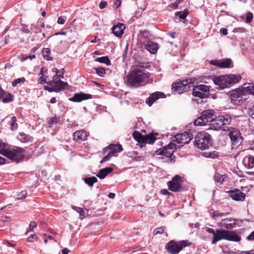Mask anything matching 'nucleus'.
<instances>
[{"instance_id":"obj_1","label":"nucleus","mask_w":254,"mask_h":254,"mask_svg":"<svg viewBox=\"0 0 254 254\" xmlns=\"http://www.w3.org/2000/svg\"><path fill=\"white\" fill-rule=\"evenodd\" d=\"M236 225L235 219L226 218L222 219L218 223L219 227L224 229L214 230L211 228H205V231L207 233L213 235L211 244H215L217 242L223 239L235 242H240L241 237L235 231L231 230L235 228Z\"/></svg>"},{"instance_id":"obj_2","label":"nucleus","mask_w":254,"mask_h":254,"mask_svg":"<svg viewBox=\"0 0 254 254\" xmlns=\"http://www.w3.org/2000/svg\"><path fill=\"white\" fill-rule=\"evenodd\" d=\"M196 79L195 77L173 82L172 84V92L174 93L182 94L191 90L192 88V95L201 99L209 97L210 86L204 84L194 85Z\"/></svg>"},{"instance_id":"obj_3","label":"nucleus","mask_w":254,"mask_h":254,"mask_svg":"<svg viewBox=\"0 0 254 254\" xmlns=\"http://www.w3.org/2000/svg\"><path fill=\"white\" fill-rule=\"evenodd\" d=\"M149 76L148 72L136 67L127 75L126 83L130 87H139L145 84Z\"/></svg>"},{"instance_id":"obj_4","label":"nucleus","mask_w":254,"mask_h":254,"mask_svg":"<svg viewBox=\"0 0 254 254\" xmlns=\"http://www.w3.org/2000/svg\"><path fill=\"white\" fill-rule=\"evenodd\" d=\"M194 144L201 150L215 148L211 135L205 131L197 133L194 137Z\"/></svg>"},{"instance_id":"obj_5","label":"nucleus","mask_w":254,"mask_h":254,"mask_svg":"<svg viewBox=\"0 0 254 254\" xmlns=\"http://www.w3.org/2000/svg\"><path fill=\"white\" fill-rule=\"evenodd\" d=\"M232 121V117L229 114L219 116L211 119L209 123V129L219 130L223 127H227Z\"/></svg>"},{"instance_id":"obj_6","label":"nucleus","mask_w":254,"mask_h":254,"mask_svg":"<svg viewBox=\"0 0 254 254\" xmlns=\"http://www.w3.org/2000/svg\"><path fill=\"white\" fill-rule=\"evenodd\" d=\"M191 244V243L189 240H171L166 244L165 249L169 254H178L183 248L190 246Z\"/></svg>"},{"instance_id":"obj_7","label":"nucleus","mask_w":254,"mask_h":254,"mask_svg":"<svg viewBox=\"0 0 254 254\" xmlns=\"http://www.w3.org/2000/svg\"><path fill=\"white\" fill-rule=\"evenodd\" d=\"M176 149V144L173 142H171L163 148L156 150L154 153L153 156H164L169 158L168 160L169 162H171L172 161L175 162L176 160V157L173 155V154Z\"/></svg>"},{"instance_id":"obj_8","label":"nucleus","mask_w":254,"mask_h":254,"mask_svg":"<svg viewBox=\"0 0 254 254\" xmlns=\"http://www.w3.org/2000/svg\"><path fill=\"white\" fill-rule=\"evenodd\" d=\"M25 151L24 149L18 146L7 148V151L5 152L6 157L13 162L19 163L24 160Z\"/></svg>"},{"instance_id":"obj_9","label":"nucleus","mask_w":254,"mask_h":254,"mask_svg":"<svg viewBox=\"0 0 254 254\" xmlns=\"http://www.w3.org/2000/svg\"><path fill=\"white\" fill-rule=\"evenodd\" d=\"M192 138L193 135L191 132L190 131H186L175 135L174 139L173 140L176 141L180 147L189 143Z\"/></svg>"},{"instance_id":"obj_10","label":"nucleus","mask_w":254,"mask_h":254,"mask_svg":"<svg viewBox=\"0 0 254 254\" xmlns=\"http://www.w3.org/2000/svg\"><path fill=\"white\" fill-rule=\"evenodd\" d=\"M214 111L213 110H206L202 112L200 117H198L193 122L195 126H202L208 122V120L212 118L214 115Z\"/></svg>"},{"instance_id":"obj_11","label":"nucleus","mask_w":254,"mask_h":254,"mask_svg":"<svg viewBox=\"0 0 254 254\" xmlns=\"http://www.w3.org/2000/svg\"><path fill=\"white\" fill-rule=\"evenodd\" d=\"M182 180L180 176L177 175L167 183L169 190L173 192L180 191L182 188Z\"/></svg>"},{"instance_id":"obj_12","label":"nucleus","mask_w":254,"mask_h":254,"mask_svg":"<svg viewBox=\"0 0 254 254\" xmlns=\"http://www.w3.org/2000/svg\"><path fill=\"white\" fill-rule=\"evenodd\" d=\"M232 102L234 104H239L243 100V91L240 88H236L227 93Z\"/></svg>"},{"instance_id":"obj_13","label":"nucleus","mask_w":254,"mask_h":254,"mask_svg":"<svg viewBox=\"0 0 254 254\" xmlns=\"http://www.w3.org/2000/svg\"><path fill=\"white\" fill-rule=\"evenodd\" d=\"M229 136L233 146H239L243 141L241 133L235 128L232 127L229 129Z\"/></svg>"},{"instance_id":"obj_14","label":"nucleus","mask_w":254,"mask_h":254,"mask_svg":"<svg viewBox=\"0 0 254 254\" xmlns=\"http://www.w3.org/2000/svg\"><path fill=\"white\" fill-rule=\"evenodd\" d=\"M229 196L232 199L237 201H243L245 199L246 194L241 191L239 189H235L233 190H230L227 191Z\"/></svg>"},{"instance_id":"obj_15","label":"nucleus","mask_w":254,"mask_h":254,"mask_svg":"<svg viewBox=\"0 0 254 254\" xmlns=\"http://www.w3.org/2000/svg\"><path fill=\"white\" fill-rule=\"evenodd\" d=\"M93 96L90 94L80 92L75 93L72 97L68 98V100L72 102H81L82 101L92 98Z\"/></svg>"},{"instance_id":"obj_16","label":"nucleus","mask_w":254,"mask_h":254,"mask_svg":"<svg viewBox=\"0 0 254 254\" xmlns=\"http://www.w3.org/2000/svg\"><path fill=\"white\" fill-rule=\"evenodd\" d=\"M88 134V133L85 130H78L73 133V139L76 142L80 143L87 139Z\"/></svg>"},{"instance_id":"obj_17","label":"nucleus","mask_w":254,"mask_h":254,"mask_svg":"<svg viewBox=\"0 0 254 254\" xmlns=\"http://www.w3.org/2000/svg\"><path fill=\"white\" fill-rule=\"evenodd\" d=\"M166 97L165 94L162 92H155L150 94L146 99V103L149 106H151L153 103L160 98H164Z\"/></svg>"},{"instance_id":"obj_18","label":"nucleus","mask_w":254,"mask_h":254,"mask_svg":"<svg viewBox=\"0 0 254 254\" xmlns=\"http://www.w3.org/2000/svg\"><path fill=\"white\" fill-rule=\"evenodd\" d=\"M225 76L228 87H230L232 85L238 83L242 79V76L239 74H226Z\"/></svg>"},{"instance_id":"obj_19","label":"nucleus","mask_w":254,"mask_h":254,"mask_svg":"<svg viewBox=\"0 0 254 254\" xmlns=\"http://www.w3.org/2000/svg\"><path fill=\"white\" fill-rule=\"evenodd\" d=\"M213 81L216 85L218 86L217 88L219 90H222L225 88H228L225 75L214 77Z\"/></svg>"},{"instance_id":"obj_20","label":"nucleus","mask_w":254,"mask_h":254,"mask_svg":"<svg viewBox=\"0 0 254 254\" xmlns=\"http://www.w3.org/2000/svg\"><path fill=\"white\" fill-rule=\"evenodd\" d=\"M126 28L125 25L119 22L117 25H114L112 28V33L117 37H121L124 33Z\"/></svg>"},{"instance_id":"obj_21","label":"nucleus","mask_w":254,"mask_h":254,"mask_svg":"<svg viewBox=\"0 0 254 254\" xmlns=\"http://www.w3.org/2000/svg\"><path fill=\"white\" fill-rule=\"evenodd\" d=\"M123 150V147L120 144H111L109 145L106 146L103 149L104 153L106 152L108 150L110 151L109 153L114 155L116 153L120 152Z\"/></svg>"},{"instance_id":"obj_22","label":"nucleus","mask_w":254,"mask_h":254,"mask_svg":"<svg viewBox=\"0 0 254 254\" xmlns=\"http://www.w3.org/2000/svg\"><path fill=\"white\" fill-rule=\"evenodd\" d=\"M144 48L150 54H154L157 52L159 49V45L157 43L149 40L147 41L146 43L145 44Z\"/></svg>"},{"instance_id":"obj_23","label":"nucleus","mask_w":254,"mask_h":254,"mask_svg":"<svg viewBox=\"0 0 254 254\" xmlns=\"http://www.w3.org/2000/svg\"><path fill=\"white\" fill-rule=\"evenodd\" d=\"M58 81H59L58 82L53 85L55 90V92L59 93L65 89H68L69 85L67 82L61 80V79Z\"/></svg>"},{"instance_id":"obj_24","label":"nucleus","mask_w":254,"mask_h":254,"mask_svg":"<svg viewBox=\"0 0 254 254\" xmlns=\"http://www.w3.org/2000/svg\"><path fill=\"white\" fill-rule=\"evenodd\" d=\"M17 139L22 143H31L33 141L34 138L29 134L23 132H19L17 136Z\"/></svg>"},{"instance_id":"obj_25","label":"nucleus","mask_w":254,"mask_h":254,"mask_svg":"<svg viewBox=\"0 0 254 254\" xmlns=\"http://www.w3.org/2000/svg\"><path fill=\"white\" fill-rule=\"evenodd\" d=\"M113 171V168L112 167H108L100 169L96 174V176L100 179H104L107 175Z\"/></svg>"},{"instance_id":"obj_26","label":"nucleus","mask_w":254,"mask_h":254,"mask_svg":"<svg viewBox=\"0 0 254 254\" xmlns=\"http://www.w3.org/2000/svg\"><path fill=\"white\" fill-rule=\"evenodd\" d=\"M243 164L247 168H253L254 167V157L250 155L245 156L243 160Z\"/></svg>"},{"instance_id":"obj_27","label":"nucleus","mask_w":254,"mask_h":254,"mask_svg":"<svg viewBox=\"0 0 254 254\" xmlns=\"http://www.w3.org/2000/svg\"><path fill=\"white\" fill-rule=\"evenodd\" d=\"M132 136L138 143L140 144V147H143L144 143V135L135 130L132 133Z\"/></svg>"},{"instance_id":"obj_28","label":"nucleus","mask_w":254,"mask_h":254,"mask_svg":"<svg viewBox=\"0 0 254 254\" xmlns=\"http://www.w3.org/2000/svg\"><path fill=\"white\" fill-rule=\"evenodd\" d=\"M243 89H242L243 91L248 93L249 94H251L254 96V83H246L243 84Z\"/></svg>"},{"instance_id":"obj_29","label":"nucleus","mask_w":254,"mask_h":254,"mask_svg":"<svg viewBox=\"0 0 254 254\" xmlns=\"http://www.w3.org/2000/svg\"><path fill=\"white\" fill-rule=\"evenodd\" d=\"M220 68H230L233 67V64L230 58H225L220 60Z\"/></svg>"},{"instance_id":"obj_30","label":"nucleus","mask_w":254,"mask_h":254,"mask_svg":"<svg viewBox=\"0 0 254 254\" xmlns=\"http://www.w3.org/2000/svg\"><path fill=\"white\" fill-rule=\"evenodd\" d=\"M158 133L157 132L155 133H153V132H151L148 134H146L144 135V143H148L150 144H152L156 140V136L157 135Z\"/></svg>"},{"instance_id":"obj_31","label":"nucleus","mask_w":254,"mask_h":254,"mask_svg":"<svg viewBox=\"0 0 254 254\" xmlns=\"http://www.w3.org/2000/svg\"><path fill=\"white\" fill-rule=\"evenodd\" d=\"M128 156L132 160L136 161H142L144 159V156L140 155L137 151H132L129 152Z\"/></svg>"},{"instance_id":"obj_32","label":"nucleus","mask_w":254,"mask_h":254,"mask_svg":"<svg viewBox=\"0 0 254 254\" xmlns=\"http://www.w3.org/2000/svg\"><path fill=\"white\" fill-rule=\"evenodd\" d=\"M202 156L211 159H215L218 157L219 153L215 150L211 152H205L202 153Z\"/></svg>"},{"instance_id":"obj_33","label":"nucleus","mask_w":254,"mask_h":254,"mask_svg":"<svg viewBox=\"0 0 254 254\" xmlns=\"http://www.w3.org/2000/svg\"><path fill=\"white\" fill-rule=\"evenodd\" d=\"M95 62H99L101 64H104L107 66L111 65V62L108 56H103L97 58L95 59Z\"/></svg>"},{"instance_id":"obj_34","label":"nucleus","mask_w":254,"mask_h":254,"mask_svg":"<svg viewBox=\"0 0 254 254\" xmlns=\"http://www.w3.org/2000/svg\"><path fill=\"white\" fill-rule=\"evenodd\" d=\"M42 55L43 58L47 61H53V58L50 56L51 51L50 48H43L42 50Z\"/></svg>"},{"instance_id":"obj_35","label":"nucleus","mask_w":254,"mask_h":254,"mask_svg":"<svg viewBox=\"0 0 254 254\" xmlns=\"http://www.w3.org/2000/svg\"><path fill=\"white\" fill-rule=\"evenodd\" d=\"M84 182L89 187H92L94 184L98 182V179L95 177H86L84 178Z\"/></svg>"},{"instance_id":"obj_36","label":"nucleus","mask_w":254,"mask_h":254,"mask_svg":"<svg viewBox=\"0 0 254 254\" xmlns=\"http://www.w3.org/2000/svg\"><path fill=\"white\" fill-rule=\"evenodd\" d=\"M175 14V16H178L180 20L185 19L189 14V10L186 8L183 11H176Z\"/></svg>"},{"instance_id":"obj_37","label":"nucleus","mask_w":254,"mask_h":254,"mask_svg":"<svg viewBox=\"0 0 254 254\" xmlns=\"http://www.w3.org/2000/svg\"><path fill=\"white\" fill-rule=\"evenodd\" d=\"M60 119V117L56 116L47 119V123L50 127H52L54 125L57 124Z\"/></svg>"},{"instance_id":"obj_38","label":"nucleus","mask_w":254,"mask_h":254,"mask_svg":"<svg viewBox=\"0 0 254 254\" xmlns=\"http://www.w3.org/2000/svg\"><path fill=\"white\" fill-rule=\"evenodd\" d=\"M10 125V129L11 130H15L18 127V124H17V119L15 116H12L9 122Z\"/></svg>"},{"instance_id":"obj_39","label":"nucleus","mask_w":254,"mask_h":254,"mask_svg":"<svg viewBox=\"0 0 254 254\" xmlns=\"http://www.w3.org/2000/svg\"><path fill=\"white\" fill-rule=\"evenodd\" d=\"M13 95L11 93H6L2 99L3 103H7L13 101Z\"/></svg>"},{"instance_id":"obj_40","label":"nucleus","mask_w":254,"mask_h":254,"mask_svg":"<svg viewBox=\"0 0 254 254\" xmlns=\"http://www.w3.org/2000/svg\"><path fill=\"white\" fill-rule=\"evenodd\" d=\"M225 177L226 175H222L217 173L214 176V180L220 185H222L224 181Z\"/></svg>"},{"instance_id":"obj_41","label":"nucleus","mask_w":254,"mask_h":254,"mask_svg":"<svg viewBox=\"0 0 254 254\" xmlns=\"http://www.w3.org/2000/svg\"><path fill=\"white\" fill-rule=\"evenodd\" d=\"M96 74L100 77H103L106 74V69L103 67L95 68Z\"/></svg>"},{"instance_id":"obj_42","label":"nucleus","mask_w":254,"mask_h":254,"mask_svg":"<svg viewBox=\"0 0 254 254\" xmlns=\"http://www.w3.org/2000/svg\"><path fill=\"white\" fill-rule=\"evenodd\" d=\"M48 78V75H45L43 74V75H41V77L39 78L38 80V83L40 84H42L44 83H46L48 84V80H47Z\"/></svg>"},{"instance_id":"obj_43","label":"nucleus","mask_w":254,"mask_h":254,"mask_svg":"<svg viewBox=\"0 0 254 254\" xmlns=\"http://www.w3.org/2000/svg\"><path fill=\"white\" fill-rule=\"evenodd\" d=\"M25 81V77H21L14 79L12 82V86L16 87L18 84L20 83H24Z\"/></svg>"},{"instance_id":"obj_44","label":"nucleus","mask_w":254,"mask_h":254,"mask_svg":"<svg viewBox=\"0 0 254 254\" xmlns=\"http://www.w3.org/2000/svg\"><path fill=\"white\" fill-rule=\"evenodd\" d=\"M61 79L56 74L53 76L52 80H49L48 85H53Z\"/></svg>"},{"instance_id":"obj_45","label":"nucleus","mask_w":254,"mask_h":254,"mask_svg":"<svg viewBox=\"0 0 254 254\" xmlns=\"http://www.w3.org/2000/svg\"><path fill=\"white\" fill-rule=\"evenodd\" d=\"M31 29L34 31L35 33L38 34L42 32V29L38 25L33 24L31 25Z\"/></svg>"},{"instance_id":"obj_46","label":"nucleus","mask_w":254,"mask_h":254,"mask_svg":"<svg viewBox=\"0 0 254 254\" xmlns=\"http://www.w3.org/2000/svg\"><path fill=\"white\" fill-rule=\"evenodd\" d=\"M253 17H254V16H253V13L251 12H250V11L248 12L247 15V16L246 18L245 22L247 23H250L253 20Z\"/></svg>"},{"instance_id":"obj_47","label":"nucleus","mask_w":254,"mask_h":254,"mask_svg":"<svg viewBox=\"0 0 254 254\" xmlns=\"http://www.w3.org/2000/svg\"><path fill=\"white\" fill-rule=\"evenodd\" d=\"M165 228L163 226L155 229L153 232L154 235L162 234L164 233Z\"/></svg>"},{"instance_id":"obj_48","label":"nucleus","mask_w":254,"mask_h":254,"mask_svg":"<svg viewBox=\"0 0 254 254\" xmlns=\"http://www.w3.org/2000/svg\"><path fill=\"white\" fill-rule=\"evenodd\" d=\"M247 113L251 118L254 119V105L248 109Z\"/></svg>"},{"instance_id":"obj_49","label":"nucleus","mask_w":254,"mask_h":254,"mask_svg":"<svg viewBox=\"0 0 254 254\" xmlns=\"http://www.w3.org/2000/svg\"><path fill=\"white\" fill-rule=\"evenodd\" d=\"M113 155L109 152L105 156L102 160L100 161V163L103 164V163L109 161Z\"/></svg>"},{"instance_id":"obj_50","label":"nucleus","mask_w":254,"mask_h":254,"mask_svg":"<svg viewBox=\"0 0 254 254\" xmlns=\"http://www.w3.org/2000/svg\"><path fill=\"white\" fill-rule=\"evenodd\" d=\"M27 195V191L26 190L21 191L18 194L17 198L18 199H25Z\"/></svg>"},{"instance_id":"obj_51","label":"nucleus","mask_w":254,"mask_h":254,"mask_svg":"<svg viewBox=\"0 0 254 254\" xmlns=\"http://www.w3.org/2000/svg\"><path fill=\"white\" fill-rule=\"evenodd\" d=\"M37 223L35 221H31L29 225V231L27 232L26 234H27L28 233V232H29V231H33V229L37 227Z\"/></svg>"},{"instance_id":"obj_52","label":"nucleus","mask_w":254,"mask_h":254,"mask_svg":"<svg viewBox=\"0 0 254 254\" xmlns=\"http://www.w3.org/2000/svg\"><path fill=\"white\" fill-rule=\"evenodd\" d=\"M50 86H49L48 85H45L44 86L43 89L44 90L46 91H48L49 92H55V90L54 88V86L53 85H50Z\"/></svg>"},{"instance_id":"obj_53","label":"nucleus","mask_w":254,"mask_h":254,"mask_svg":"<svg viewBox=\"0 0 254 254\" xmlns=\"http://www.w3.org/2000/svg\"><path fill=\"white\" fill-rule=\"evenodd\" d=\"M210 64L220 68V60H212L210 61Z\"/></svg>"},{"instance_id":"obj_54","label":"nucleus","mask_w":254,"mask_h":254,"mask_svg":"<svg viewBox=\"0 0 254 254\" xmlns=\"http://www.w3.org/2000/svg\"><path fill=\"white\" fill-rule=\"evenodd\" d=\"M223 216V213H220L218 211H214L213 212L211 216L213 219H216L217 217H220Z\"/></svg>"},{"instance_id":"obj_55","label":"nucleus","mask_w":254,"mask_h":254,"mask_svg":"<svg viewBox=\"0 0 254 254\" xmlns=\"http://www.w3.org/2000/svg\"><path fill=\"white\" fill-rule=\"evenodd\" d=\"M38 237L37 235L35 234L31 235L29 237L27 238V241L28 242H32L34 241V240L37 239Z\"/></svg>"},{"instance_id":"obj_56","label":"nucleus","mask_w":254,"mask_h":254,"mask_svg":"<svg viewBox=\"0 0 254 254\" xmlns=\"http://www.w3.org/2000/svg\"><path fill=\"white\" fill-rule=\"evenodd\" d=\"M65 22V17L61 16L58 17L57 23L59 24H64Z\"/></svg>"},{"instance_id":"obj_57","label":"nucleus","mask_w":254,"mask_h":254,"mask_svg":"<svg viewBox=\"0 0 254 254\" xmlns=\"http://www.w3.org/2000/svg\"><path fill=\"white\" fill-rule=\"evenodd\" d=\"M107 4H108V3L106 1L102 0L99 3V6L101 9H104V8H105L107 6Z\"/></svg>"},{"instance_id":"obj_58","label":"nucleus","mask_w":254,"mask_h":254,"mask_svg":"<svg viewBox=\"0 0 254 254\" xmlns=\"http://www.w3.org/2000/svg\"><path fill=\"white\" fill-rule=\"evenodd\" d=\"M64 73V69L62 68L59 70L58 73L56 74L58 75V77L60 78H63Z\"/></svg>"},{"instance_id":"obj_59","label":"nucleus","mask_w":254,"mask_h":254,"mask_svg":"<svg viewBox=\"0 0 254 254\" xmlns=\"http://www.w3.org/2000/svg\"><path fill=\"white\" fill-rule=\"evenodd\" d=\"M121 0H114V6L116 9L119 8L121 4Z\"/></svg>"},{"instance_id":"obj_60","label":"nucleus","mask_w":254,"mask_h":254,"mask_svg":"<svg viewBox=\"0 0 254 254\" xmlns=\"http://www.w3.org/2000/svg\"><path fill=\"white\" fill-rule=\"evenodd\" d=\"M246 239L248 241H254V230L247 236Z\"/></svg>"},{"instance_id":"obj_61","label":"nucleus","mask_w":254,"mask_h":254,"mask_svg":"<svg viewBox=\"0 0 254 254\" xmlns=\"http://www.w3.org/2000/svg\"><path fill=\"white\" fill-rule=\"evenodd\" d=\"M140 32L143 35V36L146 37H148L150 35V31L148 30H145L143 31L140 30Z\"/></svg>"},{"instance_id":"obj_62","label":"nucleus","mask_w":254,"mask_h":254,"mask_svg":"<svg viewBox=\"0 0 254 254\" xmlns=\"http://www.w3.org/2000/svg\"><path fill=\"white\" fill-rule=\"evenodd\" d=\"M168 7H170L173 9H176L178 8V5L174 2V3H171L168 5Z\"/></svg>"},{"instance_id":"obj_63","label":"nucleus","mask_w":254,"mask_h":254,"mask_svg":"<svg viewBox=\"0 0 254 254\" xmlns=\"http://www.w3.org/2000/svg\"><path fill=\"white\" fill-rule=\"evenodd\" d=\"M21 31L24 33L29 34L30 33V31L28 29L27 26H24L21 28Z\"/></svg>"},{"instance_id":"obj_64","label":"nucleus","mask_w":254,"mask_h":254,"mask_svg":"<svg viewBox=\"0 0 254 254\" xmlns=\"http://www.w3.org/2000/svg\"><path fill=\"white\" fill-rule=\"evenodd\" d=\"M48 72V69L46 67L42 66L41 68V70L39 74L41 75H43V74H45V73H47Z\"/></svg>"}]
</instances>
